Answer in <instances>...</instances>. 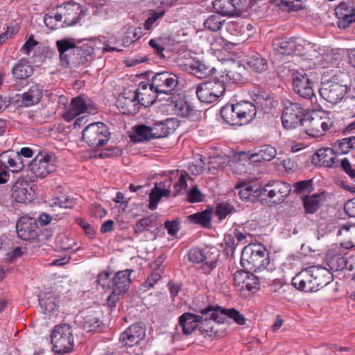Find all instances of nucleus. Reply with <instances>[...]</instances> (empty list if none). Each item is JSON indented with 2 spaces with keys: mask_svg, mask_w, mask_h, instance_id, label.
<instances>
[{
  "mask_svg": "<svg viewBox=\"0 0 355 355\" xmlns=\"http://www.w3.org/2000/svg\"><path fill=\"white\" fill-rule=\"evenodd\" d=\"M196 311V313L186 312L179 317L178 323L184 335L191 334L197 328L205 336H221L223 334L211 320V305Z\"/></svg>",
  "mask_w": 355,
  "mask_h": 355,
  "instance_id": "obj_1",
  "label": "nucleus"
},
{
  "mask_svg": "<svg viewBox=\"0 0 355 355\" xmlns=\"http://www.w3.org/2000/svg\"><path fill=\"white\" fill-rule=\"evenodd\" d=\"M333 279L331 272L324 267L311 266L302 269L292 279V285L306 293L316 292Z\"/></svg>",
  "mask_w": 355,
  "mask_h": 355,
  "instance_id": "obj_2",
  "label": "nucleus"
},
{
  "mask_svg": "<svg viewBox=\"0 0 355 355\" xmlns=\"http://www.w3.org/2000/svg\"><path fill=\"white\" fill-rule=\"evenodd\" d=\"M257 114L256 106L250 101L227 104L220 110L223 120L230 125H243L251 122Z\"/></svg>",
  "mask_w": 355,
  "mask_h": 355,
  "instance_id": "obj_3",
  "label": "nucleus"
},
{
  "mask_svg": "<svg viewBox=\"0 0 355 355\" xmlns=\"http://www.w3.org/2000/svg\"><path fill=\"white\" fill-rule=\"evenodd\" d=\"M172 121V119H168L164 121L156 122L152 125H137L135 127V133L130 136V141L140 143L165 137L169 134L171 128L168 124Z\"/></svg>",
  "mask_w": 355,
  "mask_h": 355,
  "instance_id": "obj_4",
  "label": "nucleus"
},
{
  "mask_svg": "<svg viewBox=\"0 0 355 355\" xmlns=\"http://www.w3.org/2000/svg\"><path fill=\"white\" fill-rule=\"evenodd\" d=\"M257 245H245L241 253V263L243 267L254 270H261L269 264L268 252L263 245H259V249L252 248Z\"/></svg>",
  "mask_w": 355,
  "mask_h": 355,
  "instance_id": "obj_5",
  "label": "nucleus"
},
{
  "mask_svg": "<svg viewBox=\"0 0 355 355\" xmlns=\"http://www.w3.org/2000/svg\"><path fill=\"white\" fill-rule=\"evenodd\" d=\"M110 137V128L101 122L92 123L82 131L83 141L95 148L106 145Z\"/></svg>",
  "mask_w": 355,
  "mask_h": 355,
  "instance_id": "obj_6",
  "label": "nucleus"
},
{
  "mask_svg": "<svg viewBox=\"0 0 355 355\" xmlns=\"http://www.w3.org/2000/svg\"><path fill=\"white\" fill-rule=\"evenodd\" d=\"M53 350L58 354L69 353L73 348V335L67 323L56 325L51 336Z\"/></svg>",
  "mask_w": 355,
  "mask_h": 355,
  "instance_id": "obj_7",
  "label": "nucleus"
},
{
  "mask_svg": "<svg viewBox=\"0 0 355 355\" xmlns=\"http://www.w3.org/2000/svg\"><path fill=\"white\" fill-rule=\"evenodd\" d=\"M275 51L282 55H291L295 53L304 55L307 53L308 49L311 47L310 42L307 43L301 38L287 37H277L272 42Z\"/></svg>",
  "mask_w": 355,
  "mask_h": 355,
  "instance_id": "obj_8",
  "label": "nucleus"
},
{
  "mask_svg": "<svg viewBox=\"0 0 355 355\" xmlns=\"http://www.w3.org/2000/svg\"><path fill=\"white\" fill-rule=\"evenodd\" d=\"M151 87L160 94L171 95L178 85L177 75L165 71L156 73L150 80Z\"/></svg>",
  "mask_w": 355,
  "mask_h": 355,
  "instance_id": "obj_9",
  "label": "nucleus"
},
{
  "mask_svg": "<svg viewBox=\"0 0 355 355\" xmlns=\"http://www.w3.org/2000/svg\"><path fill=\"white\" fill-rule=\"evenodd\" d=\"M304 110L300 104L289 102L283 110L282 122L286 129L302 125L304 122Z\"/></svg>",
  "mask_w": 355,
  "mask_h": 355,
  "instance_id": "obj_10",
  "label": "nucleus"
},
{
  "mask_svg": "<svg viewBox=\"0 0 355 355\" xmlns=\"http://www.w3.org/2000/svg\"><path fill=\"white\" fill-rule=\"evenodd\" d=\"M291 190L289 184L282 181H276L268 183L260 189L259 195L267 196L270 202L279 204L290 194Z\"/></svg>",
  "mask_w": 355,
  "mask_h": 355,
  "instance_id": "obj_11",
  "label": "nucleus"
},
{
  "mask_svg": "<svg viewBox=\"0 0 355 355\" xmlns=\"http://www.w3.org/2000/svg\"><path fill=\"white\" fill-rule=\"evenodd\" d=\"M210 314L211 320L216 323L217 328L220 331L219 327L220 324L226 322H227L228 319H232L239 325H243L246 322L245 316L234 308L225 309L218 306H214L211 305V312Z\"/></svg>",
  "mask_w": 355,
  "mask_h": 355,
  "instance_id": "obj_12",
  "label": "nucleus"
},
{
  "mask_svg": "<svg viewBox=\"0 0 355 355\" xmlns=\"http://www.w3.org/2000/svg\"><path fill=\"white\" fill-rule=\"evenodd\" d=\"M233 282L234 287L242 295L245 291L254 293L259 289L258 278L251 272L239 270L234 274Z\"/></svg>",
  "mask_w": 355,
  "mask_h": 355,
  "instance_id": "obj_13",
  "label": "nucleus"
},
{
  "mask_svg": "<svg viewBox=\"0 0 355 355\" xmlns=\"http://www.w3.org/2000/svg\"><path fill=\"white\" fill-rule=\"evenodd\" d=\"M29 170L38 178H43L55 170L53 157L39 153L28 165Z\"/></svg>",
  "mask_w": 355,
  "mask_h": 355,
  "instance_id": "obj_14",
  "label": "nucleus"
},
{
  "mask_svg": "<svg viewBox=\"0 0 355 355\" xmlns=\"http://www.w3.org/2000/svg\"><path fill=\"white\" fill-rule=\"evenodd\" d=\"M346 89V85H342L332 80H327L322 83L319 92L325 101L335 104L340 102L345 97Z\"/></svg>",
  "mask_w": 355,
  "mask_h": 355,
  "instance_id": "obj_15",
  "label": "nucleus"
},
{
  "mask_svg": "<svg viewBox=\"0 0 355 355\" xmlns=\"http://www.w3.org/2000/svg\"><path fill=\"white\" fill-rule=\"evenodd\" d=\"M293 88L300 96L311 99L314 96L312 82L309 75L304 71H295L292 73Z\"/></svg>",
  "mask_w": 355,
  "mask_h": 355,
  "instance_id": "obj_16",
  "label": "nucleus"
},
{
  "mask_svg": "<svg viewBox=\"0 0 355 355\" xmlns=\"http://www.w3.org/2000/svg\"><path fill=\"white\" fill-rule=\"evenodd\" d=\"M140 101L136 92L130 90L123 92L119 96L116 106L123 114H135L140 108Z\"/></svg>",
  "mask_w": 355,
  "mask_h": 355,
  "instance_id": "obj_17",
  "label": "nucleus"
},
{
  "mask_svg": "<svg viewBox=\"0 0 355 355\" xmlns=\"http://www.w3.org/2000/svg\"><path fill=\"white\" fill-rule=\"evenodd\" d=\"M245 0H214V11L223 16H239L241 14Z\"/></svg>",
  "mask_w": 355,
  "mask_h": 355,
  "instance_id": "obj_18",
  "label": "nucleus"
},
{
  "mask_svg": "<svg viewBox=\"0 0 355 355\" xmlns=\"http://www.w3.org/2000/svg\"><path fill=\"white\" fill-rule=\"evenodd\" d=\"M312 163L327 168H337L339 166L340 159L338 158L337 153L334 148L327 147L318 149L313 154Z\"/></svg>",
  "mask_w": 355,
  "mask_h": 355,
  "instance_id": "obj_19",
  "label": "nucleus"
},
{
  "mask_svg": "<svg viewBox=\"0 0 355 355\" xmlns=\"http://www.w3.org/2000/svg\"><path fill=\"white\" fill-rule=\"evenodd\" d=\"M145 336V328L139 323H135L121 334L119 340L123 345L131 347L139 345Z\"/></svg>",
  "mask_w": 355,
  "mask_h": 355,
  "instance_id": "obj_20",
  "label": "nucleus"
},
{
  "mask_svg": "<svg viewBox=\"0 0 355 355\" xmlns=\"http://www.w3.org/2000/svg\"><path fill=\"white\" fill-rule=\"evenodd\" d=\"M240 155L251 162H269L276 157L277 150L272 146L266 144L254 149L252 152H241Z\"/></svg>",
  "mask_w": 355,
  "mask_h": 355,
  "instance_id": "obj_21",
  "label": "nucleus"
},
{
  "mask_svg": "<svg viewBox=\"0 0 355 355\" xmlns=\"http://www.w3.org/2000/svg\"><path fill=\"white\" fill-rule=\"evenodd\" d=\"M11 191L12 198L17 202L26 203L33 199L34 191L28 181L24 179H18Z\"/></svg>",
  "mask_w": 355,
  "mask_h": 355,
  "instance_id": "obj_22",
  "label": "nucleus"
},
{
  "mask_svg": "<svg viewBox=\"0 0 355 355\" xmlns=\"http://www.w3.org/2000/svg\"><path fill=\"white\" fill-rule=\"evenodd\" d=\"M18 236L23 241H32L37 236V225L33 218H21L16 225Z\"/></svg>",
  "mask_w": 355,
  "mask_h": 355,
  "instance_id": "obj_23",
  "label": "nucleus"
},
{
  "mask_svg": "<svg viewBox=\"0 0 355 355\" xmlns=\"http://www.w3.org/2000/svg\"><path fill=\"white\" fill-rule=\"evenodd\" d=\"M135 92L141 105L145 107L153 105L159 96V94L151 87V83H140Z\"/></svg>",
  "mask_w": 355,
  "mask_h": 355,
  "instance_id": "obj_24",
  "label": "nucleus"
},
{
  "mask_svg": "<svg viewBox=\"0 0 355 355\" xmlns=\"http://www.w3.org/2000/svg\"><path fill=\"white\" fill-rule=\"evenodd\" d=\"M60 8H62V11L64 20L63 24L65 26H70L76 24L80 20V14L82 12L79 3L74 1H68L63 3Z\"/></svg>",
  "mask_w": 355,
  "mask_h": 355,
  "instance_id": "obj_25",
  "label": "nucleus"
},
{
  "mask_svg": "<svg viewBox=\"0 0 355 355\" xmlns=\"http://www.w3.org/2000/svg\"><path fill=\"white\" fill-rule=\"evenodd\" d=\"M88 109L89 105L86 99L79 96L72 98L69 108L63 114V117L67 121H70L80 114L88 112Z\"/></svg>",
  "mask_w": 355,
  "mask_h": 355,
  "instance_id": "obj_26",
  "label": "nucleus"
},
{
  "mask_svg": "<svg viewBox=\"0 0 355 355\" xmlns=\"http://www.w3.org/2000/svg\"><path fill=\"white\" fill-rule=\"evenodd\" d=\"M56 46L60 53V58L63 65H69L71 61V56L76 46L74 40L64 38L56 42Z\"/></svg>",
  "mask_w": 355,
  "mask_h": 355,
  "instance_id": "obj_27",
  "label": "nucleus"
},
{
  "mask_svg": "<svg viewBox=\"0 0 355 355\" xmlns=\"http://www.w3.org/2000/svg\"><path fill=\"white\" fill-rule=\"evenodd\" d=\"M327 260L328 266L331 270L342 271L346 270L352 271L354 270L353 263L340 253L332 254L331 252H328L327 254Z\"/></svg>",
  "mask_w": 355,
  "mask_h": 355,
  "instance_id": "obj_28",
  "label": "nucleus"
},
{
  "mask_svg": "<svg viewBox=\"0 0 355 355\" xmlns=\"http://www.w3.org/2000/svg\"><path fill=\"white\" fill-rule=\"evenodd\" d=\"M94 54L93 47L88 44H83L80 46H76L71 56V63L74 65L85 64L92 59Z\"/></svg>",
  "mask_w": 355,
  "mask_h": 355,
  "instance_id": "obj_29",
  "label": "nucleus"
},
{
  "mask_svg": "<svg viewBox=\"0 0 355 355\" xmlns=\"http://www.w3.org/2000/svg\"><path fill=\"white\" fill-rule=\"evenodd\" d=\"M132 272L133 270L131 269H125L115 272L112 278V288L125 293L130 288L131 283L130 275Z\"/></svg>",
  "mask_w": 355,
  "mask_h": 355,
  "instance_id": "obj_30",
  "label": "nucleus"
},
{
  "mask_svg": "<svg viewBox=\"0 0 355 355\" xmlns=\"http://www.w3.org/2000/svg\"><path fill=\"white\" fill-rule=\"evenodd\" d=\"M320 118L313 117L310 114L306 113L304 116V122L302 126L304 127L305 132L312 137H319L323 135V131L320 130Z\"/></svg>",
  "mask_w": 355,
  "mask_h": 355,
  "instance_id": "obj_31",
  "label": "nucleus"
},
{
  "mask_svg": "<svg viewBox=\"0 0 355 355\" xmlns=\"http://www.w3.org/2000/svg\"><path fill=\"white\" fill-rule=\"evenodd\" d=\"M42 97V87L38 84H35L22 94L21 103L24 106L30 107L39 103Z\"/></svg>",
  "mask_w": 355,
  "mask_h": 355,
  "instance_id": "obj_32",
  "label": "nucleus"
},
{
  "mask_svg": "<svg viewBox=\"0 0 355 355\" xmlns=\"http://www.w3.org/2000/svg\"><path fill=\"white\" fill-rule=\"evenodd\" d=\"M33 71V67L29 64L28 62L26 59H21L13 67L12 73L15 78L22 80L30 77Z\"/></svg>",
  "mask_w": 355,
  "mask_h": 355,
  "instance_id": "obj_33",
  "label": "nucleus"
},
{
  "mask_svg": "<svg viewBox=\"0 0 355 355\" xmlns=\"http://www.w3.org/2000/svg\"><path fill=\"white\" fill-rule=\"evenodd\" d=\"M189 260L193 263L205 262V264L208 266L209 270H211L215 267V263L212 261H208V256L205 250L198 246L192 248L188 254Z\"/></svg>",
  "mask_w": 355,
  "mask_h": 355,
  "instance_id": "obj_34",
  "label": "nucleus"
},
{
  "mask_svg": "<svg viewBox=\"0 0 355 355\" xmlns=\"http://www.w3.org/2000/svg\"><path fill=\"white\" fill-rule=\"evenodd\" d=\"M162 182L156 184L149 194L148 208L150 210H155L157 209V204L162 197H168L170 194V190L168 189L162 187Z\"/></svg>",
  "mask_w": 355,
  "mask_h": 355,
  "instance_id": "obj_35",
  "label": "nucleus"
},
{
  "mask_svg": "<svg viewBox=\"0 0 355 355\" xmlns=\"http://www.w3.org/2000/svg\"><path fill=\"white\" fill-rule=\"evenodd\" d=\"M245 64L249 69L257 73H262L268 69L267 60L259 54L248 57L246 59Z\"/></svg>",
  "mask_w": 355,
  "mask_h": 355,
  "instance_id": "obj_36",
  "label": "nucleus"
},
{
  "mask_svg": "<svg viewBox=\"0 0 355 355\" xmlns=\"http://www.w3.org/2000/svg\"><path fill=\"white\" fill-rule=\"evenodd\" d=\"M214 69L206 65L204 62L196 61L190 64L187 69L190 73L198 78H205L212 73Z\"/></svg>",
  "mask_w": 355,
  "mask_h": 355,
  "instance_id": "obj_37",
  "label": "nucleus"
},
{
  "mask_svg": "<svg viewBox=\"0 0 355 355\" xmlns=\"http://www.w3.org/2000/svg\"><path fill=\"white\" fill-rule=\"evenodd\" d=\"M210 89V84H208L207 82L202 83L198 85L196 93L200 102L207 104L215 102L213 97L214 95L211 94Z\"/></svg>",
  "mask_w": 355,
  "mask_h": 355,
  "instance_id": "obj_38",
  "label": "nucleus"
},
{
  "mask_svg": "<svg viewBox=\"0 0 355 355\" xmlns=\"http://www.w3.org/2000/svg\"><path fill=\"white\" fill-rule=\"evenodd\" d=\"M321 195L314 194L312 196H305L303 199V206L306 213L314 214L320 207Z\"/></svg>",
  "mask_w": 355,
  "mask_h": 355,
  "instance_id": "obj_39",
  "label": "nucleus"
},
{
  "mask_svg": "<svg viewBox=\"0 0 355 355\" xmlns=\"http://www.w3.org/2000/svg\"><path fill=\"white\" fill-rule=\"evenodd\" d=\"M334 148L337 154L348 153L351 150L355 148V137L352 136L338 140L335 143Z\"/></svg>",
  "mask_w": 355,
  "mask_h": 355,
  "instance_id": "obj_40",
  "label": "nucleus"
},
{
  "mask_svg": "<svg viewBox=\"0 0 355 355\" xmlns=\"http://www.w3.org/2000/svg\"><path fill=\"white\" fill-rule=\"evenodd\" d=\"M15 153L12 151H6L0 154V163L3 166H6L8 169L12 173H17V164L15 162Z\"/></svg>",
  "mask_w": 355,
  "mask_h": 355,
  "instance_id": "obj_41",
  "label": "nucleus"
},
{
  "mask_svg": "<svg viewBox=\"0 0 355 355\" xmlns=\"http://www.w3.org/2000/svg\"><path fill=\"white\" fill-rule=\"evenodd\" d=\"M76 204V200L67 195H61L52 199L51 205L58 206L61 208L71 209Z\"/></svg>",
  "mask_w": 355,
  "mask_h": 355,
  "instance_id": "obj_42",
  "label": "nucleus"
},
{
  "mask_svg": "<svg viewBox=\"0 0 355 355\" xmlns=\"http://www.w3.org/2000/svg\"><path fill=\"white\" fill-rule=\"evenodd\" d=\"M238 190V194L240 198L243 200L248 201L250 200V196L256 197L262 196L261 195H259L260 189L254 190L253 187L243 184L241 187H236V188Z\"/></svg>",
  "mask_w": 355,
  "mask_h": 355,
  "instance_id": "obj_43",
  "label": "nucleus"
},
{
  "mask_svg": "<svg viewBox=\"0 0 355 355\" xmlns=\"http://www.w3.org/2000/svg\"><path fill=\"white\" fill-rule=\"evenodd\" d=\"M318 245H300V249L298 251L300 257H310L314 259L321 258V250L318 248Z\"/></svg>",
  "mask_w": 355,
  "mask_h": 355,
  "instance_id": "obj_44",
  "label": "nucleus"
},
{
  "mask_svg": "<svg viewBox=\"0 0 355 355\" xmlns=\"http://www.w3.org/2000/svg\"><path fill=\"white\" fill-rule=\"evenodd\" d=\"M245 69L244 66L239 65L227 71L226 76L229 80H232L234 83H240L244 81V73Z\"/></svg>",
  "mask_w": 355,
  "mask_h": 355,
  "instance_id": "obj_45",
  "label": "nucleus"
},
{
  "mask_svg": "<svg viewBox=\"0 0 355 355\" xmlns=\"http://www.w3.org/2000/svg\"><path fill=\"white\" fill-rule=\"evenodd\" d=\"M225 22V20L221 19L220 17L213 15L205 20L204 26L207 29L215 32L220 30Z\"/></svg>",
  "mask_w": 355,
  "mask_h": 355,
  "instance_id": "obj_46",
  "label": "nucleus"
},
{
  "mask_svg": "<svg viewBox=\"0 0 355 355\" xmlns=\"http://www.w3.org/2000/svg\"><path fill=\"white\" fill-rule=\"evenodd\" d=\"M176 112L178 116H189L193 115L195 112L193 106L189 104L187 101H181L178 102L175 105Z\"/></svg>",
  "mask_w": 355,
  "mask_h": 355,
  "instance_id": "obj_47",
  "label": "nucleus"
},
{
  "mask_svg": "<svg viewBox=\"0 0 355 355\" xmlns=\"http://www.w3.org/2000/svg\"><path fill=\"white\" fill-rule=\"evenodd\" d=\"M208 84H210V89L211 91V94L214 95V101H217L220 96H223L225 91V85L223 81H220L218 80H214L211 81H208Z\"/></svg>",
  "mask_w": 355,
  "mask_h": 355,
  "instance_id": "obj_48",
  "label": "nucleus"
},
{
  "mask_svg": "<svg viewBox=\"0 0 355 355\" xmlns=\"http://www.w3.org/2000/svg\"><path fill=\"white\" fill-rule=\"evenodd\" d=\"M234 211L235 209L234 206L226 202L218 203L216 209V214L218 216L220 220L225 218L227 215Z\"/></svg>",
  "mask_w": 355,
  "mask_h": 355,
  "instance_id": "obj_49",
  "label": "nucleus"
},
{
  "mask_svg": "<svg viewBox=\"0 0 355 355\" xmlns=\"http://www.w3.org/2000/svg\"><path fill=\"white\" fill-rule=\"evenodd\" d=\"M163 272V268H153V272L147 277L144 286L146 288H151L154 285L161 279Z\"/></svg>",
  "mask_w": 355,
  "mask_h": 355,
  "instance_id": "obj_50",
  "label": "nucleus"
},
{
  "mask_svg": "<svg viewBox=\"0 0 355 355\" xmlns=\"http://www.w3.org/2000/svg\"><path fill=\"white\" fill-rule=\"evenodd\" d=\"M336 15L338 18L337 24L339 28L345 29L355 22V15H346L342 12L336 13Z\"/></svg>",
  "mask_w": 355,
  "mask_h": 355,
  "instance_id": "obj_51",
  "label": "nucleus"
},
{
  "mask_svg": "<svg viewBox=\"0 0 355 355\" xmlns=\"http://www.w3.org/2000/svg\"><path fill=\"white\" fill-rule=\"evenodd\" d=\"M338 167H340L350 180L355 182V164H352L347 158H344L340 159Z\"/></svg>",
  "mask_w": 355,
  "mask_h": 355,
  "instance_id": "obj_52",
  "label": "nucleus"
},
{
  "mask_svg": "<svg viewBox=\"0 0 355 355\" xmlns=\"http://www.w3.org/2000/svg\"><path fill=\"white\" fill-rule=\"evenodd\" d=\"M40 306L44 309L46 313H51L56 310L57 304L53 296L39 299Z\"/></svg>",
  "mask_w": 355,
  "mask_h": 355,
  "instance_id": "obj_53",
  "label": "nucleus"
},
{
  "mask_svg": "<svg viewBox=\"0 0 355 355\" xmlns=\"http://www.w3.org/2000/svg\"><path fill=\"white\" fill-rule=\"evenodd\" d=\"M199 214V224L205 228H209L211 226L212 211L209 209L197 212Z\"/></svg>",
  "mask_w": 355,
  "mask_h": 355,
  "instance_id": "obj_54",
  "label": "nucleus"
},
{
  "mask_svg": "<svg viewBox=\"0 0 355 355\" xmlns=\"http://www.w3.org/2000/svg\"><path fill=\"white\" fill-rule=\"evenodd\" d=\"M96 282L103 289L112 288V279L110 278V273L108 272L103 271L99 273Z\"/></svg>",
  "mask_w": 355,
  "mask_h": 355,
  "instance_id": "obj_55",
  "label": "nucleus"
},
{
  "mask_svg": "<svg viewBox=\"0 0 355 355\" xmlns=\"http://www.w3.org/2000/svg\"><path fill=\"white\" fill-rule=\"evenodd\" d=\"M165 14L164 10H159L158 12L153 11L150 16L146 19L144 23V28L146 30H150L156 21L160 17H163Z\"/></svg>",
  "mask_w": 355,
  "mask_h": 355,
  "instance_id": "obj_56",
  "label": "nucleus"
},
{
  "mask_svg": "<svg viewBox=\"0 0 355 355\" xmlns=\"http://www.w3.org/2000/svg\"><path fill=\"white\" fill-rule=\"evenodd\" d=\"M294 188L297 193L311 191L313 190V180H306L297 182L294 184Z\"/></svg>",
  "mask_w": 355,
  "mask_h": 355,
  "instance_id": "obj_57",
  "label": "nucleus"
},
{
  "mask_svg": "<svg viewBox=\"0 0 355 355\" xmlns=\"http://www.w3.org/2000/svg\"><path fill=\"white\" fill-rule=\"evenodd\" d=\"M336 13L342 12L346 15H355V7L350 3L343 2L335 9Z\"/></svg>",
  "mask_w": 355,
  "mask_h": 355,
  "instance_id": "obj_58",
  "label": "nucleus"
},
{
  "mask_svg": "<svg viewBox=\"0 0 355 355\" xmlns=\"http://www.w3.org/2000/svg\"><path fill=\"white\" fill-rule=\"evenodd\" d=\"M242 23L241 21H230L227 25V30L232 35L237 36L239 35H243L242 31Z\"/></svg>",
  "mask_w": 355,
  "mask_h": 355,
  "instance_id": "obj_59",
  "label": "nucleus"
},
{
  "mask_svg": "<svg viewBox=\"0 0 355 355\" xmlns=\"http://www.w3.org/2000/svg\"><path fill=\"white\" fill-rule=\"evenodd\" d=\"M234 236L236 238L237 242H248L249 244H255L252 240V235L247 233L245 230L241 232L238 230L234 231Z\"/></svg>",
  "mask_w": 355,
  "mask_h": 355,
  "instance_id": "obj_60",
  "label": "nucleus"
},
{
  "mask_svg": "<svg viewBox=\"0 0 355 355\" xmlns=\"http://www.w3.org/2000/svg\"><path fill=\"white\" fill-rule=\"evenodd\" d=\"M203 196L197 187H193L188 192V200L191 202H198L203 201Z\"/></svg>",
  "mask_w": 355,
  "mask_h": 355,
  "instance_id": "obj_61",
  "label": "nucleus"
},
{
  "mask_svg": "<svg viewBox=\"0 0 355 355\" xmlns=\"http://www.w3.org/2000/svg\"><path fill=\"white\" fill-rule=\"evenodd\" d=\"M112 291L110 295L108 296L107 302L110 307L114 308L116 306V303L119 302L120 297L125 294L123 292H119V291L112 288Z\"/></svg>",
  "mask_w": 355,
  "mask_h": 355,
  "instance_id": "obj_62",
  "label": "nucleus"
},
{
  "mask_svg": "<svg viewBox=\"0 0 355 355\" xmlns=\"http://www.w3.org/2000/svg\"><path fill=\"white\" fill-rule=\"evenodd\" d=\"M253 94L255 96L254 101L257 104H262L263 101L269 98L268 93L259 87L255 88L253 91Z\"/></svg>",
  "mask_w": 355,
  "mask_h": 355,
  "instance_id": "obj_63",
  "label": "nucleus"
},
{
  "mask_svg": "<svg viewBox=\"0 0 355 355\" xmlns=\"http://www.w3.org/2000/svg\"><path fill=\"white\" fill-rule=\"evenodd\" d=\"M179 220H173L172 221L167 220L164 223L165 228L167 230L168 233L171 235H175L180 230Z\"/></svg>",
  "mask_w": 355,
  "mask_h": 355,
  "instance_id": "obj_64",
  "label": "nucleus"
}]
</instances>
